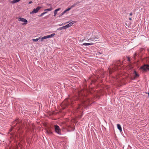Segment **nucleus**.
Instances as JSON below:
<instances>
[{
	"instance_id": "79ce46f5",
	"label": "nucleus",
	"mask_w": 149,
	"mask_h": 149,
	"mask_svg": "<svg viewBox=\"0 0 149 149\" xmlns=\"http://www.w3.org/2000/svg\"><path fill=\"white\" fill-rule=\"evenodd\" d=\"M99 54H101V53H100V52H99Z\"/></svg>"
},
{
	"instance_id": "9b49d317",
	"label": "nucleus",
	"mask_w": 149,
	"mask_h": 149,
	"mask_svg": "<svg viewBox=\"0 0 149 149\" xmlns=\"http://www.w3.org/2000/svg\"><path fill=\"white\" fill-rule=\"evenodd\" d=\"M69 101H65L62 103L63 105H64L65 107L67 106L68 104Z\"/></svg>"
},
{
	"instance_id": "9d476101",
	"label": "nucleus",
	"mask_w": 149,
	"mask_h": 149,
	"mask_svg": "<svg viewBox=\"0 0 149 149\" xmlns=\"http://www.w3.org/2000/svg\"><path fill=\"white\" fill-rule=\"evenodd\" d=\"M46 132L48 134H52V132L50 128H48L47 129Z\"/></svg>"
},
{
	"instance_id": "4c0bfd02",
	"label": "nucleus",
	"mask_w": 149,
	"mask_h": 149,
	"mask_svg": "<svg viewBox=\"0 0 149 149\" xmlns=\"http://www.w3.org/2000/svg\"><path fill=\"white\" fill-rule=\"evenodd\" d=\"M81 95H82V92H81V93L80 94H79V95H81Z\"/></svg>"
},
{
	"instance_id": "4be33fe9",
	"label": "nucleus",
	"mask_w": 149,
	"mask_h": 149,
	"mask_svg": "<svg viewBox=\"0 0 149 149\" xmlns=\"http://www.w3.org/2000/svg\"><path fill=\"white\" fill-rule=\"evenodd\" d=\"M71 9V8H68L67 9L65 10V11L66 12L67 11H68L70 10Z\"/></svg>"
},
{
	"instance_id": "cd10ccee",
	"label": "nucleus",
	"mask_w": 149,
	"mask_h": 149,
	"mask_svg": "<svg viewBox=\"0 0 149 149\" xmlns=\"http://www.w3.org/2000/svg\"><path fill=\"white\" fill-rule=\"evenodd\" d=\"M127 58V60H128V61H129L130 62V58L128 56Z\"/></svg>"
},
{
	"instance_id": "0eeeda50",
	"label": "nucleus",
	"mask_w": 149,
	"mask_h": 149,
	"mask_svg": "<svg viewBox=\"0 0 149 149\" xmlns=\"http://www.w3.org/2000/svg\"><path fill=\"white\" fill-rule=\"evenodd\" d=\"M96 81V79L93 80L91 79H89L87 80V81L88 82L90 83V85H92L93 83H94Z\"/></svg>"
},
{
	"instance_id": "e433bc0d",
	"label": "nucleus",
	"mask_w": 149,
	"mask_h": 149,
	"mask_svg": "<svg viewBox=\"0 0 149 149\" xmlns=\"http://www.w3.org/2000/svg\"><path fill=\"white\" fill-rule=\"evenodd\" d=\"M116 64H114V65H115V67L116 66V65L117 66H118V65H116Z\"/></svg>"
},
{
	"instance_id": "412c9836",
	"label": "nucleus",
	"mask_w": 149,
	"mask_h": 149,
	"mask_svg": "<svg viewBox=\"0 0 149 149\" xmlns=\"http://www.w3.org/2000/svg\"><path fill=\"white\" fill-rule=\"evenodd\" d=\"M40 39V38H37L36 39H33L32 40L34 42H37Z\"/></svg>"
},
{
	"instance_id": "72a5a7b5",
	"label": "nucleus",
	"mask_w": 149,
	"mask_h": 149,
	"mask_svg": "<svg viewBox=\"0 0 149 149\" xmlns=\"http://www.w3.org/2000/svg\"><path fill=\"white\" fill-rule=\"evenodd\" d=\"M132 15V13H130V16H131Z\"/></svg>"
},
{
	"instance_id": "2f4dec72",
	"label": "nucleus",
	"mask_w": 149,
	"mask_h": 149,
	"mask_svg": "<svg viewBox=\"0 0 149 149\" xmlns=\"http://www.w3.org/2000/svg\"><path fill=\"white\" fill-rule=\"evenodd\" d=\"M43 40H44V39H42V38H41V39H40V41H41V42H42V41H43Z\"/></svg>"
},
{
	"instance_id": "ddd939ff",
	"label": "nucleus",
	"mask_w": 149,
	"mask_h": 149,
	"mask_svg": "<svg viewBox=\"0 0 149 149\" xmlns=\"http://www.w3.org/2000/svg\"><path fill=\"white\" fill-rule=\"evenodd\" d=\"M61 9L60 8H58L56 9L54 11V16H56V14H57L58 11L60 10H61Z\"/></svg>"
},
{
	"instance_id": "39448f33",
	"label": "nucleus",
	"mask_w": 149,
	"mask_h": 149,
	"mask_svg": "<svg viewBox=\"0 0 149 149\" xmlns=\"http://www.w3.org/2000/svg\"><path fill=\"white\" fill-rule=\"evenodd\" d=\"M18 21H21L22 22H24V23L22 24V25H23L26 24H27L28 22V21L26 19L22 17L19 18L18 19Z\"/></svg>"
},
{
	"instance_id": "20e7f679",
	"label": "nucleus",
	"mask_w": 149,
	"mask_h": 149,
	"mask_svg": "<svg viewBox=\"0 0 149 149\" xmlns=\"http://www.w3.org/2000/svg\"><path fill=\"white\" fill-rule=\"evenodd\" d=\"M55 132L59 134H61V130L59 127L57 125H54Z\"/></svg>"
},
{
	"instance_id": "6e6552de",
	"label": "nucleus",
	"mask_w": 149,
	"mask_h": 149,
	"mask_svg": "<svg viewBox=\"0 0 149 149\" xmlns=\"http://www.w3.org/2000/svg\"><path fill=\"white\" fill-rule=\"evenodd\" d=\"M134 74L135 76L133 78H132V80H134L137 77H139V74L137 73V72L135 70H134Z\"/></svg>"
},
{
	"instance_id": "f257e3e1",
	"label": "nucleus",
	"mask_w": 149,
	"mask_h": 149,
	"mask_svg": "<svg viewBox=\"0 0 149 149\" xmlns=\"http://www.w3.org/2000/svg\"><path fill=\"white\" fill-rule=\"evenodd\" d=\"M81 97V98H82V106L80 105H79L75 111V113H76V115L79 118H81L82 115L83 107L82 106L88 105L90 102V100L86 97V95H85V94H84V96H83V95Z\"/></svg>"
},
{
	"instance_id": "6ab92c4d",
	"label": "nucleus",
	"mask_w": 149,
	"mask_h": 149,
	"mask_svg": "<svg viewBox=\"0 0 149 149\" xmlns=\"http://www.w3.org/2000/svg\"><path fill=\"white\" fill-rule=\"evenodd\" d=\"M47 13V12H43V13H41V14L40 15H38V16L39 17H41L43 15H44L46 13Z\"/></svg>"
},
{
	"instance_id": "4468645a",
	"label": "nucleus",
	"mask_w": 149,
	"mask_h": 149,
	"mask_svg": "<svg viewBox=\"0 0 149 149\" xmlns=\"http://www.w3.org/2000/svg\"><path fill=\"white\" fill-rule=\"evenodd\" d=\"M117 127L118 129L119 130L120 132L122 131V127L119 124H117Z\"/></svg>"
},
{
	"instance_id": "7ed1b4c3",
	"label": "nucleus",
	"mask_w": 149,
	"mask_h": 149,
	"mask_svg": "<svg viewBox=\"0 0 149 149\" xmlns=\"http://www.w3.org/2000/svg\"><path fill=\"white\" fill-rule=\"evenodd\" d=\"M140 69L143 72H146L149 71V65L145 64L142 65L140 67Z\"/></svg>"
},
{
	"instance_id": "2eb2a0df",
	"label": "nucleus",
	"mask_w": 149,
	"mask_h": 149,
	"mask_svg": "<svg viewBox=\"0 0 149 149\" xmlns=\"http://www.w3.org/2000/svg\"><path fill=\"white\" fill-rule=\"evenodd\" d=\"M20 0H13L10 2L11 3L13 4L19 2Z\"/></svg>"
},
{
	"instance_id": "dca6fc26",
	"label": "nucleus",
	"mask_w": 149,
	"mask_h": 149,
	"mask_svg": "<svg viewBox=\"0 0 149 149\" xmlns=\"http://www.w3.org/2000/svg\"><path fill=\"white\" fill-rule=\"evenodd\" d=\"M55 35V34L54 33H53L50 35L47 36V38H52Z\"/></svg>"
},
{
	"instance_id": "a19ab883",
	"label": "nucleus",
	"mask_w": 149,
	"mask_h": 149,
	"mask_svg": "<svg viewBox=\"0 0 149 149\" xmlns=\"http://www.w3.org/2000/svg\"><path fill=\"white\" fill-rule=\"evenodd\" d=\"M63 109H65V107H63Z\"/></svg>"
},
{
	"instance_id": "58836bf2",
	"label": "nucleus",
	"mask_w": 149,
	"mask_h": 149,
	"mask_svg": "<svg viewBox=\"0 0 149 149\" xmlns=\"http://www.w3.org/2000/svg\"><path fill=\"white\" fill-rule=\"evenodd\" d=\"M148 97L149 98V92L148 93Z\"/></svg>"
},
{
	"instance_id": "1a4fd4ad",
	"label": "nucleus",
	"mask_w": 149,
	"mask_h": 149,
	"mask_svg": "<svg viewBox=\"0 0 149 149\" xmlns=\"http://www.w3.org/2000/svg\"><path fill=\"white\" fill-rule=\"evenodd\" d=\"M75 21H72L66 25V26H67V28H69L72 26L74 23H75Z\"/></svg>"
},
{
	"instance_id": "c756f323",
	"label": "nucleus",
	"mask_w": 149,
	"mask_h": 149,
	"mask_svg": "<svg viewBox=\"0 0 149 149\" xmlns=\"http://www.w3.org/2000/svg\"><path fill=\"white\" fill-rule=\"evenodd\" d=\"M71 128H72V130H71V131H73L74 130V128H73V127H70Z\"/></svg>"
},
{
	"instance_id": "a878e982",
	"label": "nucleus",
	"mask_w": 149,
	"mask_h": 149,
	"mask_svg": "<svg viewBox=\"0 0 149 149\" xmlns=\"http://www.w3.org/2000/svg\"><path fill=\"white\" fill-rule=\"evenodd\" d=\"M42 38V39H46V38H47V36H45L43 37Z\"/></svg>"
},
{
	"instance_id": "393cba45",
	"label": "nucleus",
	"mask_w": 149,
	"mask_h": 149,
	"mask_svg": "<svg viewBox=\"0 0 149 149\" xmlns=\"http://www.w3.org/2000/svg\"><path fill=\"white\" fill-rule=\"evenodd\" d=\"M80 2H79V1H78L76 3H74V4H75V5L76 6L77 4H79Z\"/></svg>"
},
{
	"instance_id": "c85d7f7f",
	"label": "nucleus",
	"mask_w": 149,
	"mask_h": 149,
	"mask_svg": "<svg viewBox=\"0 0 149 149\" xmlns=\"http://www.w3.org/2000/svg\"><path fill=\"white\" fill-rule=\"evenodd\" d=\"M144 49L143 48H141L140 49V51L141 52H142L144 50Z\"/></svg>"
},
{
	"instance_id": "f03ea898",
	"label": "nucleus",
	"mask_w": 149,
	"mask_h": 149,
	"mask_svg": "<svg viewBox=\"0 0 149 149\" xmlns=\"http://www.w3.org/2000/svg\"><path fill=\"white\" fill-rule=\"evenodd\" d=\"M22 124V121L19 120L18 118H17L12 123V125H13L11 127V129H12L15 127H17V130H19L20 129V126Z\"/></svg>"
},
{
	"instance_id": "f704fd0d",
	"label": "nucleus",
	"mask_w": 149,
	"mask_h": 149,
	"mask_svg": "<svg viewBox=\"0 0 149 149\" xmlns=\"http://www.w3.org/2000/svg\"><path fill=\"white\" fill-rule=\"evenodd\" d=\"M47 6H50V5H51L49 4H48H48H47Z\"/></svg>"
},
{
	"instance_id": "ea45409f",
	"label": "nucleus",
	"mask_w": 149,
	"mask_h": 149,
	"mask_svg": "<svg viewBox=\"0 0 149 149\" xmlns=\"http://www.w3.org/2000/svg\"><path fill=\"white\" fill-rule=\"evenodd\" d=\"M148 52H149V49H148Z\"/></svg>"
},
{
	"instance_id": "423d86ee",
	"label": "nucleus",
	"mask_w": 149,
	"mask_h": 149,
	"mask_svg": "<svg viewBox=\"0 0 149 149\" xmlns=\"http://www.w3.org/2000/svg\"><path fill=\"white\" fill-rule=\"evenodd\" d=\"M41 7L40 6H38L36 8L34 9L30 13H36L38 12V10L41 8Z\"/></svg>"
},
{
	"instance_id": "5701e85b",
	"label": "nucleus",
	"mask_w": 149,
	"mask_h": 149,
	"mask_svg": "<svg viewBox=\"0 0 149 149\" xmlns=\"http://www.w3.org/2000/svg\"><path fill=\"white\" fill-rule=\"evenodd\" d=\"M137 56V54L136 53H135L134 54V57H133V58L134 59V60H135V57H136V56Z\"/></svg>"
},
{
	"instance_id": "7c9ffc66",
	"label": "nucleus",
	"mask_w": 149,
	"mask_h": 149,
	"mask_svg": "<svg viewBox=\"0 0 149 149\" xmlns=\"http://www.w3.org/2000/svg\"><path fill=\"white\" fill-rule=\"evenodd\" d=\"M32 3V1H30L29 2V4H30Z\"/></svg>"
},
{
	"instance_id": "b1692460",
	"label": "nucleus",
	"mask_w": 149,
	"mask_h": 149,
	"mask_svg": "<svg viewBox=\"0 0 149 149\" xmlns=\"http://www.w3.org/2000/svg\"><path fill=\"white\" fill-rule=\"evenodd\" d=\"M97 38H93V39L92 38H90L88 39V40H91V41H93L95 39H96Z\"/></svg>"
},
{
	"instance_id": "bb28decb",
	"label": "nucleus",
	"mask_w": 149,
	"mask_h": 149,
	"mask_svg": "<svg viewBox=\"0 0 149 149\" xmlns=\"http://www.w3.org/2000/svg\"><path fill=\"white\" fill-rule=\"evenodd\" d=\"M75 6V4L74 3V4L72 5L70 8H72L74 7Z\"/></svg>"
},
{
	"instance_id": "c9c22d12",
	"label": "nucleus",
	"mask_w": 149,
	"mask_h": 149,
	"mask_svg": "<svg viewBox=\"0 0 149 149\" xmlns=\"http://www.w3.org/2000/svg\"><path fill=\"white\" fill-rule=\"evenodd\" d=\"M129 19L130 20H132V18H129Z\"/></svg>"
},
{
	"instance_id": "f8f14e48",
	"label": "nucleus",
	"mask_w": 149,
	"mask_h": 149,
	"mask_svg": "<svg viewBox=\"0 0 149 149\" xmlns=\"http://www.w3.org/2000/svg\"><path fill=\"white\" fill-rule=\"evenodd\" d=\"M67 28V26L65 25V26H62V27H59V28H58L57 29V30H61L62 29H66Z\"/></svg>"
},
{
	"instance_id": "a211bd4d",
	"label": "nucleus",
	"mask_w": 149,
	"mask_h": 149,
	"mask_svg": "<svg viewBox=\"0 0 149 149\" xmlns=\"http://www.w3.org/2000/svg\"><path fill=\"white\" fill-rule=\"evenodd\" d=\"M52 10V7H51L49 8H47V9H45V11H50Z\"/></svg>"
},
{
	"instance_id": "473e14b6",
	"label": "nucleus",
	"mask_w": 149,
	"mask_h": 149,
	"mask_svg": "<svg viewBox=\"0 0 149 149\" xmlns=\"http://www.w3.org/2000/svg\"><path fill=\"white\" fill-rule=\"evenodd\" d=\"M120 63V61L119 60H118L117 62V64H118L119 63Z\"/></svg>"
},
{
	"instance_id": "aec40b11",
	"label": "nucleus",
	"mask_w": 149,
	"mask_h": 149,
	"mask_svg": "<svg viewBox=\"0 0 149 149\" xmlns=\"http://www.w3.org/2000/svg\"><path fill=\"white\" fill-rule=\"evenodd\" d=\"M66 12L64 10L63 12L59 16V17L62 16L64 14H65Z\"/></svg>"
},
{
	"instance_id": "f3484780",
	"label": "nucleus",
	"mask_w": 149,
	"mask_h": 149,
	"mask_svg": "<svg viewBox=\"0 0 149 149\" xmlns=\"http://www.w3.org/2000/svg\"><path fill=\"white\" fill-rule=\"evenodd\" d=\"M94 44V43H83L82 45L85 46H87L89 45H93Z\"/></svg>"
}]
</instances>
